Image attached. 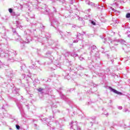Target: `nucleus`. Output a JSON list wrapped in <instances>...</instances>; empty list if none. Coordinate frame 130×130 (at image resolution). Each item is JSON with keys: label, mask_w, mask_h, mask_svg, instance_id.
Listing matches in <instances>:
<instances>
[{"label": "nucleus", "mask_w": 130, "mask_h": 130, "mask_svg": "<svg viewBox=\"0 0 130 130\" xmlns=\"http://www.w3.org/2000/svg\"><path fill=\"white\" fill-rule=\"evenodd\" d=\"M17 52L15 51H13L11 53L7 51L5 52L4 50H0V57H7L8 56V60H14V56H16Z\"/></svg>", "instance_id": "obj_1"}, {"label": "nucleus", "mask_w": 130, "mask_h": 130, "mask_svg": "<svg viewBox=\"0 0 130 130\" xmlns=\"http://www.w3.org/2000/svg\"><path fill=\"white\" fill-rule=\"evenodd\" d=\"M70 125H71L70 129L81 130V127L78 126L77 121H72L71 123H70Z\"/></svg>", "instance_id": "obj_2"}, {"label": "nucleus", "mask_w": 130, "mask_h": 130, "mask_svg": "<svg viewBox=\"0 0 130 130\" xmlns=\"http://www.w3.org/2000/svg\"><path fill=\"white\" fill-rule=\"evenodd\" d=\"M49 15V19H50V21L51 23V25L53 26V27H54V26H55V24H57V23H58V22L57 21H54V18L53 17V14L51 13Z\"/></svg>", "instance_id": "obj_3"}, {"label": "nucleus", "mask_w": 130, "mask_h": 130, "mask_svg": "<svg viewBox=\"0 0 130 130\" xmlns=\"http://www.w3.org/2000/svg\"><path fill=\"white\" fill-rule=\"evenodd\" d=\"M109 88L110 91L113 92V93H115V94H118V95H122V93H121V92H119L111 87H109Z\"/></svg>", "instance_id": "obj_4"}, {"label": "nucleus", "mask_w": 130, "mask_h": 130, "mask_svg": "<svg viewBox=\"0 0 130 130\" xmlns=\"http://www.w3.org/2000/svg\"><path fill=\"white\" fill-rule=\"evenodd\" d=\"M17 105L20 112H23L24 110H23V106H22V104L20 103H17Z\"/></svg>", "instance_id": "obj_5"}, {"label": "nucleus", "mask_w": 130, "mask_h": 130, "mask_svg": "<svg viewBox=\"0 0 130 130\" xmlns=\"http://www.w3.org/2000/svg\"><path fill=\"white\" fill-rule=\"evenodd\" d=\"M12 31H13V33L14 34H16V35L18 37V38H17L16 39L17 41H19L20 39H21V37L20 36H19V35H18V34L17 33V31H16V29L15 28H13Z\"/></svg>", "instance_id": "obj_6"}, {"label": "nucleus", "mask_w": 130, "mask_h": 130, "mask_svg": "<svg viewBox=\"0 0 130 130\" xmlns=\"http://www.w3.org/2000/svg\"><path fill=\"white\" fill-rule=\"evenodd\" d=\"M119 42H120L119 40H115L111 41V43H112V44H114V45H118V43H119Z\"/></svg>", "instance_id": "obj_7"}, {"label": "nucleus", "mask_w": 130, "mask_h": 130, "mask_svg": "<svg viewBox=\"0 0 130 130\" xmlns=\"http://www.w3.org/2000/svg\"><path fill=\"white\" fill-rule=\"evenodd\" d=\"M31 64L32 65V66H29V69H33L34 70H36L37 69V66H36V63L33 62V60H31Z\"/></svg>", "instance_id": "obj_8"}, {"label": "nucleus", "mask_w": 130, "mask_h": 130, "mask_svg": "<svg viewBox=\"0 0 130 130\" xmlns=\"http://www.w3.org/2000/svg\"><path fill=\"white\" fill-rule=\"evenodd\" d=\"M51 118H52V117L50 116L49 117V119L47 118H44L43 119H41V120H42L43 121H46V122H47L48 123L49 122H50V120L51 119Z\"/></svg>", "instance_id": "obj_9"}, {"label": "nucleus", "mask_w": 130, "mask_h": 130, "mask_svg": "<svg viewBox=\"0 0 130 130\" xmlns=\"http://www.w3.org/2000/svg\"><path fill=\"white\" fill-rule=\"evenodd\" d=\"M61 122H62V120L60 119H59V121L56 120L55 121V123L56 124H58V125L60 126V130H62L61 127V125H60V123H61Z\"/></svg>", "instance_id": "obj_10"}, {"label": "nucleus", "mask_w": 130, "mask_h": 130, "mask_svg": "<svg viewBox=\"0 0 130 130\" xmlns=\"http://www.w3.org/2000/svg\"><path fill=\"white\" fill-rule=\"evenodd\" d=\"M59 3L61 4L64 7L67 6V2H66V0H58Z\"/></svg>", "instance_id": "obj_11"}, {"label": "nucleus", "mask_w": 130, "mask_h": 130, "mask_svg": "<svg viewBox=\"0 0 130 130\" xmlns=\"http://www.w3.org/2000/svg\"><path fill=\"white\" fill-rule=\"evenodd\" d=\"M21 68V71H26L27 70V68H26V65L25 64H23L22 65V66L20 67Z\"/></svg>", "instance_id": "obj_12"}, {"label": "nucleus", "mask_w": 130, "mask_h": 130, "mask_svg": "<svg viewBox=\"0 0 130 130\" xmlns=\"http://www.w3.org/2000/svg\"><path fill=\"white\" fill-rule=\"evenodd\" d=\"M38 92H40V93H44L45 92V89L40 88L38 89Z\"/></svg>", "instance_id": "obj_13"}, {"label": "nucleus", "mask_w": 130, "mask_h": 130, "mask_svg": "<svg viewBox=\"0 0 130 130\" xmlns=\"http://www.w3.org/2000/svg\"><path fill=\"white\" fill-rule=\"evenodd\" d=\"M16 24L17 28H19V27L20 29H21L22 28V26H21V25H20V22H19L18 21H16Z\"/></svg>", "instance_id": "obj_14"}, {"label": "nucleus", "mask_w": 130, "mask_h": 130, "mask_svg": "<svg viewBox=\"0 0 130 130\" xmlns=\"http://www.w3.org/2000/svg\"><path fill=\"white\" fill-rule=\"evenodd\" d=\"M24 33H25L26 35H31V34H32V32L29 29H28L26 31H25Z\"/></svg>", "instance_id": "obj_15"}, {"label": "nucleus", "mask_w": 130, "mask_h": 130, "mask_svg": "<svg viewBox=\"0 0 130 130\" xmlns=\"http://www.w3.org/2000/svg\"><path fill=\"white\" fill-rule=\"evenodd\" d=\"M12 92L13 93H14V94H17V93H18V91H17V89L16 88V87H13L12 89Z\"/></svg>", "instance_id": "obj_16"}, {"label": "nucleus", "mask_w": 130, "mask_h": 130, "mask_svg": "<svg viewBox=\"0 0 130 130\" xmlns=\"http://www.w3.org/2000/svg\"><path fill=\"white\" fill-rule=\"evenodd\" d=\"M88 6H91V7H96V5L91 2H89Z\"/></svg>", "instance_id": "obj_17"}, {"label": "nucleus", "mask_w": 130, "mask_h": 130, "mask_svg": "<svg viewBox=\"0 0 130 130\" xmlns=\"http://www.w3.org/2000/svg\"><path fill=\"white\" fill-rule=\"evenodd\" d=\"M120 42L121 44H123V45H126L125 44L126 43L125 41H124V40H121L120 41Z\"/></svg>", "instance_id": "obj_18"}, {"label": "nucleus", "mask_w": 130, "mask_h": 130, "mask_svg": "<svg viewBox=\"0 0 130 130\" xmlns=\"http://www.w3.org/2000/svg\"><path fill=\"white\" fill-rule=\"evenodd\" d=\"M90 12H91V9H88L84 11V13H85V14H89Z\"/></svg>", "instance_id": "obj_19"}, {"label": "nucleus", "mask_w": 130, "mask_h": 130, "mask_svg": "<svg viewBox=\"0 0 130 130\" xmlns=\"http://www.w3.org/2000/svg\"><path fill=\"white\" fill-rule=\"evenodd\" d=\"M126 19H128L130 18V13H128L126 14Z\"/></svg>", "instance_id": "obj_20"}, {"label": "nucleus", "mask_w": 130, "mask_h": 130, "mask_svg": "<svg viewBox=\"0 0 130 130\" xmlns=\"http://www.w3.org/2000/svg\"><path fill=\"white\" fill-rule=\"evenodd\" d=\"M29 17H30L31 18V19H33V18H34V17H35V15L32 13H30Z\"/></svg>", "instance_id": "obj_21"}, {"label": "nucleus", "mask_w": 130, "mask_h": 130, "mask_svg": "<svg viewBox=\"0 0 130 130\" xmlns=\"http://www.w3.org/2000/svg\"><path fill=\"white\" fill-rule=\"evenodd\" d=\"M91 24L92 25H93V26H95V25H96V22H95L93 20H91Z\"/></svg>", "instance_id": "obj_22"}, {"label": "nucleus", "mask_w": 130, "mask_h": 130, "mask_svg": "<svg viewBox=\"0 0 130 130\" xmlns=\"http://www.w3.org/2000/svg\"><path fill=\"white\" fill-rule=\"evenodd\" d=\"M8 11H9V13H10V14H11L12 13H13V9H12V8L9 9H8Z\"/></svg>", "instance_id": "obj_23"}, {"label": "nucleus", "mask_w": 130, "mask_h": 130, "mask_svg": "<svg viewBox=\"0 0 130 130\" xmlns=\"http://www.w3.org/2000/svg\"><path fill=\"white\" fill-rule=\"evenodd\" d=\"M15 126H16L17 129H20V128H21V127H20V125H19L18 124H16Z\"/></svg>", "instance_id": "obj_24"}, {"label": "nucleus", "mask_w": 130, "mask_h": 130, "mask_svg": "<svg viewBox=\"0 0 130 130\" xmlns=\"http://www.w3.org/2000/svg\"><path fill=\"white\" fill-rule=\"evenodd\" d=\"M45 12H46V13H49V11H50V10L48 8H45Z\"/></svg>", "instance_id": "obj_25"}, {"label": "nucleus", "mask_w": 130, "mask_h": 130, "mask_svg": "<svg viewBox=\"0 0 130 130\" xmlns=\"http://www.w3.org/2000/svg\"><path fill=\"white\" fill-rule=\"evenodd\" d=\"M70 4H71V5H73V4H74V3H75V2H76L75 0H70Z\"/></svg>", "instance_id": "obj_26"}, {"label": "nucleus", "mask_w": 130, "mask_h": 130, "mask_svg": "<svg viewBox=\"0 0 130 130\" xmlns=\"http://www.w3.org/2000/svg\"><path fill=\"white\" fill-rule=\"evenodd\" d=\"M80 36H82V35H81V34L79 33V34H77V38L78 39H79V38H80Z\"/></svg>", "instance_id": "obj_27"}, {"label": "nucleus", "mask_w": 130, "mask_h": 130, "mask_svg": "<svg viewBox=\"0 0 130 130\" xmlns=\"http://www.w3.org/2000/svg\"><path fill=\"white\" fill-rule=\"evenodd\" d=\"M24 45H25V42L21 43V46L22 48H23V47H24Z\"/></svg>", "instance_id": "obj_28"}, {"label": "nucleus", "mask_w": 130, "mask_h": 130, "mask_svg": "<svg viewBox=\"0 0 130 130\" xmlns=\"http://www.w3.org/2000/svg\"><path fill=\"white\" fill-rule=\"evenodd\" d=\"M85 3H86V5H88L90 3V1L89 0H84Z\"/></svg>", "instance_id": "obj_29"}, {"label": "nucleus", "mask_w": 130, "mask_h": 130, "mask_svg": "<svg viewBox=\"0 0 130 130\" xmlns=\"http://www.w3.org/2000/svg\"><path fill=\"white\" fill-rule=\"evenodd\" d=\"M127 111H128V112H129V111H128V109H125L123 110L124 112H127Z\"/></svg>", "instance_id": "obj_30"}, {"label": "nucleus", "mask_w": 130, "mask_h": 130, "mask_svg": "<svg viewBox=\"0 0 130 130\" xmlns=\"http://www.w3.org/2000/svg\"><path fill=\"white\" fill-rule=\"evenodd\" d=\"M12 16H16V13H15V12H13L11 13Z\"/></svg>", "instance_id": "obj_31"}, {"label": "nucleus", "mask_w": 130, "mask_h": 130, "mask_svg": "<svg viewBox=\"0 0 130 130\" xmlns=\"http://www.w3.org/2000/svg\"><path fill=\"white\" fill-rule=\"evenodd\" d=\"M66 34V35H68V36H71V32L67 31V33Z\"/></svg>", "instance_id": "obj_32"}, {"label": "nucleus", "mask_w": 130, "mask_h": 130, "mask_svg": "<svg viewBox=\"0 0 130 130\" xmlns=\"http://www.w3.org/2000/svg\"><path fill=\"white\" fill-rule=\"evenodd\" d=\"M101 49H102V52H103V53H105V52H104V47H101Z\"/></svg>", "instance_id": "obj_33"}, {"label": "nucleus", "mask_w": 130, "mask_h": 130, "mask_svg": "<svg viewBox=\"0 0 130 130\" xmlns=\"http://www.w3.org/2000/svg\"><path fill=\"white\" fill-rule=\"evenodd\" d=\"M79 42V40H74L73 41V43H77V42Z\"/></svg>", "instance_id": "obj_34"}, {"label": "nucleus", "mask_w": 130, "mask_h": 130, "mask_svg": "<svg viewBox=\"0 0 130 130\" xmlns=\"http://www.w3.org/2000/svg\"><path fill=\"white\" fill-rule=\"evenodd\" d=\"M53 10L54 13H56V9H55V8L53 7Z\"/></svg>", "instance_id": "obj_35"}, {"label": "nucleus", "mask_w": 130, "mask_h": 130, "mask_svg": "<svg viewBox=\"0 0 130 130\" xmlns=\"http://www.w3.org/2000/svg\"><path fill=\"white\" fill-rule=\"evenodd\" d=\"M52 52L50 51H48L47 52V54H49V55H50L51 54Z\"/></svg>", "instance_id": "obj_36"}, {"label": "nucleus", "mask_w": 130, "mask_h": 130, "mask_svg": "<svg viewBox=\"0 0 130 130\" xmlns=\"http://www.w3.org/2000/svg\"><path fill=\"white\" fill-rule=\"evenodd\" d=\"M61 98L62 99H64V98H66V96H65L64 95H62L61 96Z\"/></svg>", "instance_id": "obj_37"}, {"label": "nucleus", "mask_w": 130, "mask_h": 130, "mask_svg": "<svg viewBox=\"0 0 130 130\" xmlns=\"http://www.w3.org/2000/svg\"><path fill=\"white\" fill-rule=\"evenodd\" d=\"M79 59H80V60H84V58H83L82 57H79Z\"/></svg>", "instance_id": "obj_38"}, {"label": "nucleus", "mask_w": 130, "mask_h": 130, "mask_svg": "<svg viewBox=\"0 0 130 130\" xmlns=\"http://www.w3.org/2000/svg\"><path fill=\"white\" fill-rule=\"evenodd\" d=\"M118 108L120 110H121V109H122V107H121V106H118Z\"/></svg>", "instance_id": "obj_39"}, {"label": "nucleus", "mask_w": 130, "mask_h": 130, "mask_svg": "<svg viewBox=\"0 0 130 130\" xmlns=\"http://www.w3.org/2000/svg\"><path fill=\"white\" fill-rule=\"evenodd\" d=\"M103 114H104V115H109L108 113H106L105 112L103 113Z\"/></svg>", "instance_id": "obj_40"}, {"label": "nucleus", "mask_w": 130, "mask_h": 130, "mask_svg": "<svg viewBox=\"0 0 130 130\" xmlns=\"http://www.w3.org/2000/svg\"><path fill=\"white\" fill-rule=\"evenodd\" d=\"M119 2L120 3V4H124V1H119Z\"/></svg>", "instance_id": "obj_41"}, {"label": "nucleus", "mask_w": 130, "mask_h": 130, "mask_svg": "<svg viewBox=\"0 0 130 130\" xmlns=\"http://www.w3.org/2000/svg\"><path fill=\"white\" fill-rule=\"evenodd\" d=\"M91 48H92L93 49H95L96 46H93L92 47H91Z\"/></svg>", "instance_id": "obj_42"}, {"label": "nucleus", "mask_w": 130, "mask_h": 130, "mask_svg": "<svg viewBox=\"0 0 130 130\" xmlns=\"http://www.w3.org/2000/svg\"><path fill=\"white\" fill-rule=\"evenodd\" d=\"M59 34H60V35L61 36H62V35L63 34V32H62V31H59Z\"/></svg>", "instance_id": "obj_43"}, {"label": "nucleus", "mask_w": 130, "mask_h": 130, "mask_svg": "<svg viewBox=\"0 0 130 130\" xmlns=\"http://www.w3.org/2000/svg\"><path fill=\"white\" fill-rule=\"evenodd\" d=\"M78 55V54H74V55H73V54H71V56H77Z\"/></svg>", "instance_id": "obj_44"}, {"label": "nucleus", "mask_w": 130, "mask_h": 130, "mask_svg": "<svg viewBox=\"0 0 130 130\" xmlns=\"http://www.w3.org/2000/svg\"><path fill=\"white\" fill-rule=\"evenodd\" d=\"M41 27L43 29H44V25H43V24H41Z\"/></svg>", "instance_id": "obj_45"}, {"label": "nucleus", "mask_w": 130, "mask_h": 130, "mask_svg": "<svg viewBox=\"0 0 130 130\" xmlns=\"http://www.w3.org/2000/svg\"><path fill=\"white\" fill-rule=\"evenodd\" d=\"M107 41V39H105V41H104V43H106Z\"/></svg>", "instance_id": "obj_46"}, {"label": "nucleus", "mask_w": 130, "mask_h": 130, "mask_svg": "<svg viewBox=\"0 0 130 130\" xmlns=\"http://www.w3.org/2000/svg\"><path fill=\"white\" fill-rule=\"evenodd\" d=\"M11 73H10V75L8 74V76H9V77H12L11 75H12V71H10Z\"/></svg>", "instance_id": "obj_47"}, {"label": "nucleus", "mask_w": 130, "mask_h": 130, "mask_svg": "<svg viewBox=\"0 0 130 130\" xmlns=\"http://www.w3.org/2000/svg\"><path fill=\"white\" fill-rule=\"evenodd\" d=\"M95 117H94L93 118H91V120H92V121H95Z\"/></svg>", "instance_id": "obj_48"}, {"label": "nucleus", "mask_w": 130, "mask_h": 130, "mask_svg": "<svg viewBox=\"0 0 130 130\" xmlns=\"http://www.w3.org/2000/svg\"><path fill=\"white\" fill-rule=\"evenodd\" d=\"M50 1H51V2H52V3H55V0H50Z\"/></svg>", "instance_id": "obj_49"}, {"label": "nucleus", "mask_w": 130, "mask_h": 130, "mask_svg": "<svg viewBox=\"0 0 130 130\" xmlns=\"http://www.w3.org/2000/svg\"><path fill=\"white\" fill-rule=\"evenodd\" d=\"M26 107L27 109H29V106L28 105H26Z\"/></svg>", "instance_id": "obj_50"}, {"label": "nucleus", "mask_w": 130, "mask_h": 130, "mask_svg": "<svg viewBox=\"0 0 130 130\" xmlns=\"http://www.w3.org/2000/svg\"><path fill=\"white\" fill-rule=\"evenodd\" d=\"M112 11H113V12H116V10L115 9H114V8H113V9H112Z\"/></svg>", "instance_id": "obj_51"}, {"label": "nucleus", "mask_w": 130, "mask_h": 130, "mask_svg": "<svg viewBox=\"0 0 130 130\" xmlns=\"http://www.w3.org/2000/svg\"><path fill=\"white\" fill-rule=\"evenodd\" d=\"M0 100H3V97L0 95Z\"/></svg>", "instance_id": "obj_52"}, {"label": "nucleus", "mask_w": 130, "mask_h": 130, "mask_svg": "<svg viewBox=\"0 0 130 130\" xmlns=\"http://www.w3.org/2000/svg\"><path fill=\"white\" fill-rule=\"evenodd\" d=\"M20 16V14H16V17H19Z\"/></svg>", "instance_id": "obj_53"}, {"label": "nucleus", "mask_w": 130, "mask_h": 130, "mask_svg": "<svg viewBox=\"0 0 130 130\" xmlns=\"http://www.w3.org/2000/svg\"><path fill=\"white\" fill-rule=\"evenodd\" d=\"M101 38H102V39H103V38H104V37L103 36H100Z\"/></svg>", "instance_id": "obj_54"}, {"label": "nucleus", "mask_w": 130, "mask_h": 130, "mask_svg": "<svg viewBox=\"0 0 130 130\" xmlns=\"http://www.w3.org/2000/svg\"><path fill=\"white\" fill-rule=\"evenodd\" d=\"M90 124H91V126H92V125H93V122L91 121Z\"/></svg>", "instance_id": "obj_55"}, {"label": "nucleus", "mask_w": 130, "mask_h": 130, "mask_svg": "<svg viewBox=\"0 0 130 130\" xmlns=\"http://www.w3.org/2000/svg\"><path fill=\"white\" fill-rule=\"evenodd\" d=\"M2 109H5V106H3L2 107Z\"/></svg>", "instance_id": "obj_56"}, {"label": "nucleus", "mask_w": 130, "mask_h": 130, "mask_svg": "<svg viewBox=\"0 0 130 130\" xmlns=\"http://www.w3.org/2000/svg\"><path fill=\"white\" fill-rule=\"evenodd\" d=\"M26 21H27V22H29V19H28V18H26Z\"/></svg>", "instance_id": "obj_57"}, {"label": "nucleus", "mask_w": 130, "mask_h": 130, "mask_svg": "<svg viewBox=\"0 0 130 130\" xmlns=\"http://www.w3.org/2000/svg\"><path fill=\"white\" fill-rule=\"evenodd\" d=\"M25 42H26V43H29V41H28V40H27V41H25Z\"/></svg>", "instance_id": "obj_58"}, {"label": "nucleus", "mask_w": 130, "mask_h": 130, "mask_svg": "<svg viewBox=\"0 0 130 130\" xmlns=\"http://www.w3.org/2000/svg\"><path fill=\"white\" fill-rule=\"evenodd\" d=\"M51 44H52V43H53V41H51Z\"/></svg>", "instance_id": "obj_59"}, {"label": "nucleus", "mask_w": 130, "mask_h": 130, "mask_svg": "<svg viewBox=\"0 0 130 130\" xmlns=\"http://www.w3.org/2000/svg\"><path fill=\"white\" fill-rule=\"evenodd\" d=\"M112 62H113L114 61V59L111 60Z\"/></svg>", "instance_id": "obj_60"}, {"label": "nucleus", "mask_w": 130, "mask_h": 130, "mask_svg": "<svg viewBox=\"0 0 130 130\" xmlns=\"http://www.w3.org/2000/svg\"><path fill=\"white\" fill-rule=\"evenodd\" d=\"M73 28H76V25H74L73 26Z\"/></svg>", "instance_id": "obj_61"}, {"label": "nucleus", "mask_w": 130, "mask_h": 130, "mask_svg": "<svg viewBox=\"0 0 130 130\" xmlns=\"http://www.w3.org/2000/svg\"><path fill=\"white\" fill-rule=\"evenodd\" d=\"M128 37H129V38H130V35H128Z\"/></svg>", "instance_id": "obj_62"}, {"label": "nucleus", "mask_w": 130, "mask_h": 130, "mask_svg": "<svg viewBox=\"0 0 130 130\" xmlns=\"http://www.w3.org/2000/svg\"><path fill=\"white\" fill-rule=\"evenodd\" d=\"M114 2H118L117 0H114Z\"/></svg>", "instance_id": "obj_63"}, {"label": "nucleus", "mask_w": 130, "mask_h": 130, "mask_svg": "<svg viewBox=\"0 0 130 130\" xmlns=\"http://www.w3.org/2000/svg\"><path fill=\"white\" fill-rule=\"evenodd\" d=\"M52 129H54V128H53V127H52Z\"/></svg>", "instance_id": "obj_64"}]
</instances>
